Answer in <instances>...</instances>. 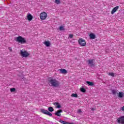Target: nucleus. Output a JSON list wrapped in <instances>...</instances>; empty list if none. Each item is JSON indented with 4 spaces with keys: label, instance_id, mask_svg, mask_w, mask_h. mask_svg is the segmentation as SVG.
Returning <instances> with one entry per match:
<instances>
[{
    "label": "nucleus",
    "instance_id": "1",
    "mask_svg": "<svg viewBox=\"0 0 124 124\" xmlns=\"http://www.w3.org/2000/svg\"><path fill=\"white\" fill-rule=\"evenodd\" d=\"M48 84L52 87L58 88V87H60L61 83L57 79L51 78L48 80Z\"/></svg>",
    "mask_w": 124,
    "mask_h": 124
},
{
    "label": "nucleus",
    "instance_id": "2",
    "mask_svg": "<svg viewBox=\"0 0 124 124\" xmlns=\"http://www.w3.org/2000/svg\"><path fill=\"white\" fill-rule=\"evenodd\" d=\"M15 40L16 42L20 43V44H26V43H27L26 38L22 37L21 36H18L16 37Z\"/></svg>",
    "mask_w": 124,
    "mask_h": 124
},
{
    "label": "nucleus",
    "instance_id": "3",
    "mask_svg": "<svg viewBox=\"0 0 124 124\" xmlns=\"http://www.w3.org/2000/svg\"><path fill=\"white\" fill-rule=\"evenodd\" d=\"M20 55L23 58H28L30 56V53L27 50H20Z\"/></svg>",
    "mask_w": 124,
    "mask_h": 124
},
{
    "label": "nucleus",
    "instance_id": "4",
    "mask_svg": "<svg viewBox=\"0 0 124 124\" xmlns=\"http://www.w3.org/2000/svg\"><path fill=\"white\" fill-rule=\"evenodd\" d=\"M46 18H47V13L46 12H43L40 14V19L41 20H46Z\"/></svg>",
    "mask_w": 124,
    "mask_h": 124
},
{
    "label": "nucleus",
    "instance_id": "5",
    "mask_svg": "<svg viewBox=\"0 0 124 124\" xmlns=\"http://www.w3.org/2000/svg\"><path fill=\"white\" fill-rule=\"evenodd\" d=\"M41 112L43 113V114H45V115H48V116H49V117H52V116H53V114L51 113V112L48 111V110L46 109H41Z\"/></svg>",
    "mask_w": 124,
    "mask_h": 124
},
{
    "label": "nucleus",
    "instance_id": "6",
    "mask_svg": "<svg viewBox=\"0 0 124 124\" xmlns=\"http://www.w3.org/2000/svg\"><path fill=\"white\" fill-rule=\"evenodd\" d=\"M117 122L118 124H124V116H120L117 118Z\"/></svg>",
    "mask_w": 124,
    "mask_h": 124
},
{
    "label": "nucleus",
    "instance_id": "7",
    "mask_svg": "<svg viewBox=\"0 0 124 124\" xmlns=\"http://www.w3.org/2000/svg\"><path fill=\"white\" fill-rule=\"evenodd\" d=\"M78 43L80 46H86V41L83 39H79L78 40Z\"/></svg>",
    "mask_w": 124,
    "mask_h": 124
},
{
    "label": "nucleus",
    "instance_id": "8",
    "mask_svg": "<svg viewBox=\"0 0 124 124\" xmlns=\"http://www.w3.org/2000/svg\"><path fill=\"white\" fill-rule=\"evenodd\" d=\"M61 113H62V110L59 109L57 110L56 112L55 113V115L56 116H58V117H61V116H62Z\"/></svg>",
    "mask_w": 124,
    "mask_h": 124
},
{
    "label": "nucleus",
    "instance_id": "9",
    "mask_svg": "<svg viewBox=\"0 0 124 124\" xmlns=\"http://www.w3.org/2000/svg\"><path fill=\"white\" fill-rule=\"evenodd\" d=\"M27 20H28V21H29V22H31V20H32L33 16H32L31 15V14L28 13L27 16Z\"/></svg>",
    "mask_w": 124,
    "mask_h": 124
},
{
    "label": "nucleus",
    "instance_id": "10",
    "mask_svg": "<svg viewBox=\"0 0 124 124\" xmlns=\"http://www.w3.org/2000/svg\"><path fill=\"white\" fill-rule=\"evenodd\" d=\"M119 8H120V7L119 6H117L116 7H115L111 11V14H114V13H115V12H117V11L118 10V9H119Z\"/></svg>",
    "mask_w": 124,
    "mask_h": 124
},
{
    "label": "nucleus",
    "instance_id": "11",
    "mask_svg": "<svg viewBox=\"0 0 124 124\" xmlns=\"http://www.w3.org/2000/svg\"><path fill=\"white\" fill-rule=\"evenodd\" d=\"M94 61V60H88V64H90V66H93L94 65V63H93V62Z\"/></svg>",
    "mask_w": 124,
    "mask_h": 124
},
{
    "label": "nucleus",
    "instance_id": "12",
    "mask_svg": "<svg viewBox=\"0 0 124 124\" xmlns=\"http://www.w3.org/2000/svg\"><path fill=\"white\" fill-rule=\"evenodd\" d=\"M111 93L112 94H119V91L118 90H111Z\"/></svg>",
    "mask_w": 124,
    "mask_h": 124
},
{
    "label": "nucleus",
    "instance_id": "13",
    "mask_svg": "<svg viewBox=\"0 0 124 124\" xmlns=\"http://www.w3.org/2000/svg\"><path fill=\"white\" fill-rule=\"evenodd\" d=\"M61 73L62 74H66L67 73V71L64 69H60Z\"/></svg>",
    "mask_w": 124,
    "mask_h": 124
},
{
    "label": "nucleus",
    "instance_id": "14",
    "mask_svg": "<svg viewBox=\"0 0 124 124\" xmlns=\"http://www.w3.org/2000/svg\"><path fill=\"white\" fill-rule=\"evenodd\" d=\"M60 123H61V124H73V123H69L66 121H62V120L60 121Z\"/></svg>",
    "mask_w": 124,
    "mask_h": 124
},
{
    "label": "nucleus",
    "instance_id": "15",
    "mask_svg": "<svg viewBox=\"0 0 124 124\" xmlns=\"http://www.w3.org/2000/svg\"><path fill=\"white\" fill-rule=\"evenodd\" d=\"M118 96L122 98V97H124V92H121L118 93Z\"/></svg>",
    "mask_w": 124,
    "mask_h": 124
},
{
    "label": "nucleus",
    "instance_id": "16",
    "mask_svg": "<svg viewBox=\"0 0 124 124\" xmlns=\"http://www.w3.org/2000/svg\"><path fill=\"white\" fill-rule=\"evenodd\" d=\"M44 44H45V45H46V47H49V46H50V45H51V44L50 43V42H49V41H45L44 42Z\"/></svg>",
    "mask_w": 124,
    "mask_h": 124
},
{
    "label": "nucleus",
    "instance_id": "17",
    "mask_svg": "<svg viewBox=\"0 0 124 124\" xmlns=\"http://www.w3.org/2000/svg\"><path fill=\"white\" fill-rule=\"evenodd\" d=\"M91 39H95V35L91 33L90 34Z\"/></svg>",
    "mask_w": 124,
    "mask_h": 124
},
{
    "label": "nucleus",
    "instance_id": "18",
    "mask_svg": "<svg viewBox=\"0 0 124 124\" xmlns=\"http://www.w3.org/2000/svg\"><path fill=\"white\" fill-rule=\"evenodd\" d=\"M54 105H56L57 106L56 108H60L62 107V106H60V104L58 102H55L54 103Z\"/></svg>",
    "mask_w": 124,
    "mask_h": 124
},
{
    "label": "nucleus",
    "instance_id": "19",
    "mask_svg": "<svg viewBox=\"0 0 124 124\" xmlns=\"http://www.w3.org/2000/svg\"><path fill=\"white\" fill-rule=\"evenodd\" d=\"M87 84H88L89 86H93V82L92 81H86Z\"/></svg>",
    "mask_w": 124,
    "mask_h": 124
},
{
    "label": "nucleus",
    "instance_id": "20",
    "mask_svg": "<svg viewBox=\"0 0 124 124\" xmlns=\"http://www.w3.org/2000/svg\"><path fill=\"white\" fill-rule=\"evenodd\" d=\"M71 96H72V97H76L77 98L78 97V94H77V93H72L71 95Z\"/></svg>",
    "mask_w": 124,
    "mask_h": 124
},
{
    "label": "nucleus",
    "instance_id": "21",
    "mask_svg": "<svg viewBox=\"0 0 124 124\" xmlns=\"http://www.w3.org/2000/svg\"><path fill=\"white\" fill-rule=\"evenodd\" d=\"M48 110L49 112H53L54 108H53L52 107H50L48 108Z\"/></svg>",
    "mask_w": 124,
    "mask_h": 124
},
{
    "label": "nucleus",
    "instance_id": "22",
    "mask_svg": "<svg viewBox=\"0 0 124 124\" xmlns=\"http://www.w3.org/2000/svg\"><path fill=\"white\" fill-rule=\"evenodd\" d=\"M54 2L56 3V4H60V3H61V0H55Z\"/></svg>",
    "mask_w": 124,
    "mask_h": 124
},
{
    "label": "nucleus",
    "instance_id": "23",
    "mask_svg": "<svg viewBox=\"0 0 124 124\" xmlns=\"http://www.w3.org/2000/svg\"><path fill=\"white\" fill-rule=\"evenodd\" d=\"M87 90H86V89L84 88H80V91L82 92V93H86Z\"/></svg>",
    "mask_w": 124,
    "mask_h": 124
},
{
    "label": "nucleus",
    "instance_id": "24",
    "mask_svg": "<svg viewBox=\"0 0 124 124\" xmlns=\"http://www.w3.org/2000/svg\"><path fill=\"white\" fill-rule=\"evenodd\" d=\"M108 75H109V76H111L112 77H114V75H115V73H109Z\"/></svg>",
    "mask_w": 124,
    "mask_h": 124
},
{
    "label": "nucleus",
    "instance_id": "25",
    "mask_svg": "<svg viewBox=\"0 0 124 124\" xmlns=\"http://www.w3.org/2000/svg\"><path fill=\"white\" fill-rule=\"evenodd\" d=\"M60 31H64V28L63 26H60L59 27Z\"/></svg>",
    "mask_w": 124,
    "mask_h": 124
},
{
    "label": "nucleus",
    "instance_id": "26",
    "mask_svg": "<svg viewBox=\"0 0 124 124\" xmlns=\"http://www.w3.org/2000/svg\"><path fill=\"white\" fill-rule=\"evenodd\" d=\"M10 91L11 92V93H13L14 92H15V91H16V89L13 88H11Z\"/></svg>",
    "mask_w": 124,
    "mask_h": 124
},
{
    "label": "nucleus",
    "instance_id": "27",
    "mask_svg": "<svg viewBox=\"0 0 124 124\" xmlns=\"http://www.w3.org/2000/svg\"><path fill=\"white\" fill-rule=\"evenodd\" d=\"M69 37H70V38H73V35L72 34H70L69 35Z\"/></svg>",
    "mask_w": 124,
    "mask_h": 124
},
{
    "label": "nucleus",
    "instance_id": "28",
    "mask_svg": "<svg viewBox=\"0 0 124 124\" xmlns=\"http://www.w3.org/2000/svg\"><path fill=\"white\" fill-rule=\"evenodd\" d=\"M8 49L9 50L10 52H12V48H11V47H9Z\"/></svg>",
    "mask_w": 124,
    "mask_h": 124
},
{
    "label": "nucleus",
    "instance_id": "29",
    "mask_svg": "<svg viewBox=\"0 0 124 124\" xmlns=\"http://www.w3.org/2000/svg\"><path fill=\"white\" fill-rule=\"evenodd\" d=\"M121 111H122L123 112H124V106L122 107L121 108Z\"/></svg>",
    "mask_w": 124,
    "mask_h": 124
},
{
    "label": "nucleus",
    "instance_id": "30",
    "mask_svg": "<svg viewBox=\"0 0 124 124\" xmlns=\"http://www.w3.org/2000/svg\"><path fill=\"white\" fill-rule=\"evenodd\" d=\"M78 113H82V110L79 109L78 110Z\"/></svg>",
    "mask_w": 124,
    "mask_h": 124
},
{
    "label": "nucleus",
    "instance_id": "31",
    "mask_svg": "<svg viewBox=\"0 0 124 124\" xmlns=\"http://www.w3.org/2000/svg\"><path fill=\"white\" fill-rule=\"evenodd\" d=\"M91 110H92V111H93V110H94V109L92 108L91 109Z\"/></svg>",
    "mask_w": 124,
    "mask_h": 124
}]
</instances>
